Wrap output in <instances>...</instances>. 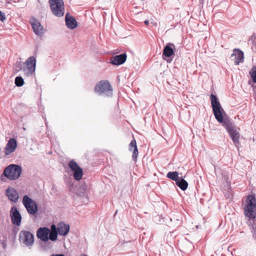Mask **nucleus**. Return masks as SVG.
I'll return each mask as SVG.
<instances>
[{"instance_id":"1","label":"nucleus","mask_w":256,"mask_h":256,"mask_svg":"<svg viewBox=\"0 0 256 256\" xmlns=\"http://www.w3.org/2000/svg\"><path fill=\"white\" fill-rule=\"evenodd\" d=\"M222 124L226 130L235 146L238 148L240 144V128L237 127L228 119L223 120Z\"/></svg>"},{"instance_id":"2","label":"nucleus","mask_w":256,"mask_h":256,"mask_svg":"<svg viewBox=\"0 0 256 256\" xmlns=\"http://www.w3.org/2000/svg\"><path fill=\"white\" fill-rule=\"evenodd\" d=\"M246 205L244 208V214L250 218H256V198L253 194L247 196Z\"/></svg>"},{"instance_id":"3","label":"nucleus","mask_w":256,"mask_h":256,"mask_svg":"<svg viewBox=\"0 0 256 256\" xmlns=\"http://www.w3.org/2000/svg\"><path fill=\"white\" fill-rule=\"evenodd\" d=\"M210 100L213 112L216 120L220 123H222V120H224L222 116V113L224 112V110L221 106L217 97L215 95L213 94L210 95Z\"/></svg>"},{"instance_id":"4","label":"nucleus","mask_w":256,"mask_h":256,"mask_svg":"<svg viewBox=\"0 0 256 256\" xmlns=\"http://www.w3.org/2000/svg\"><path fill=\"white\" fill-rule=\"evenodd\" d=\"M50 9L52 14L57 16L62 17L64 14V0H49Z\"/></svg>"},{"instance_id":"5","label":"nucleus","mask_w":256,"mask_h":256,"mask_svg":"<svg viewBox=\"0 0 256 256\" xmlns=\"http://www.w3.org/2000/svg\"><path fill=\"white\" fill-rule=\"evenodd\" d=\"M94 91L100 95L111 96L112 95V88L107 80H101L97 83Z\"/></svg>"},{"instance_id":"6","label":"nucleus","mask_w":256,"mask_h":256,"mask_svg":"<svg viewBox=\"0 0 256 256\" xmlns=\"http://www.w3.org/2000/svg\"><path fill=\"white\" fill-rule=\"evenodd\" d=\"M22 173L21 166L14 164H11L6 168L4 171L5 176L10 180L18 179Z\"/></svg>"},{"instance_id":"7","label":"nucleus","mask_w":256,"mask_h":256,"mask_svg":"<svg viewBox=\"0 0 256 256\" xmlns=\"http://www.w3.org/2000/svg\"><path fill=\"white\" fill-rule=\"evenodd\" d=\"M20 242L28 248H31L34 244V236L30 232L22 230L19 234Z\"/></svg>"},{"instance_id":"8","label":"nucleus","mask_w":256,"mask_h":256,"mask_svg":"<svg viewBox=\"0 0 256 256\" xmlns=\"http://www.w3.org/2000/svg\"><path fill=\"white\" fill-rule=\"evenodd\" d=\"M22 202L29 214L34 215L37 212L38 206L36 203L27 195L24 196Z\"/></svg>"},{"instance_id":"9","label":"nucleus","mask_w":256,"mask_h":256,"mask_svg":"<svg viewBox=\"0 0 256 256\" xmlns=\"http://www.w3.org/2000/svg\"><path fill=\"white\" fill-rule=\"evenodd\" d=\"M36 59L34 56L28 58L24 62V66L22 68L25 75L28 76L35 72Z\"/></svg>"},{"instance_id":"10","label":"nucleus","mask_w":256,"mask_h":256,"mask_svg":"<svg viewBox=\"0 0 256 256\" xmlns=\"http://www.w3.org/2000/svg\"><path fill=\"white\" fill-rule=\"evenodd\" d=\"M68 166L74 172V178L76 180H81L83 176V170L78 164L74 160H72L68 162Z\"/></svg>"},{"instance_id":"11","label":"nucleus","mask_w":256,"mask_h":256,"mask_svg":"<svg viewBox=\"0 0 256 256\" xmlns=\"http://www.w3.org/2000/svg\"><path fill=\"white\" fill-rule=\"evenodd\" d=\"M30 24L34 34L38 36H42L44 32V27L40 22L34 18H32L30 20Z\"/></svg>"},{"instance_id":"12","label":"nucleus","mask_w":256,"mask_h":256,"mask_svg":"<svg viewBox=\"0 0 256 256\" xmlns=\"http://www.w3.org/2000/svg\"><path fill=\"white\" fill-rule=\"evenodd\" d=\"M10 216L13 224L18 226H20L22 221V216L17 208L15 206L12 207L10 210Z\"/></svg>"},{"instance_id":"13","label":"nucleus","mask_w":256,"mask_h":256,"mask_svg":"<svg viewBox=\"0 0 256 256\" xmlns=\"http://www.w3.org/2000/svg\"><path fill=\"white\" fill-rule=\"evenodd\" d=\"M50 230L46 227L40 228L36 231V236L42 242H48L49 238Z\"/></svg>"},{"instance_id":"14","label":"nucleus","mask_w":256,"mask_h":256,"mask_svg":"<svg viewBox=\"0 0 256 256\" xmlns=\"http://www.w3.org/2000/svg\"><path fill=\"white\" fill-rule=\"evenodd\" d=\"M127 56L126 53L112 56L110 59V63L113 65L118 66L123 64L126 60Z\"/></svg>"},{"instance_id":"15","label":"nucleus","mask_w":256,"mask_h":256,"mask_svg":"<svg viewBox=\"0 0 256 256\" xmlns=\"http://www.w3.org/2000/svg\"><path fill=\"white\" fill-rule=\"evenodd\" d=\"M17 146L16 141L14 138H10L4 149V154L6 156L10 155L13 152Z\"/></svg>"},{"instance_id":"16","label":"nucleus","mask_w":256,"mask_h":256,"mask_svg":"<svg viewBox=\"0 0 256 256\" xmlns=\"http://www.w3.org/2000/svg\"><path fill=\"white\" fill-rule=\"evenodd\" d=\"M66 25L71 30L76 28L78 26V23L76 18L67 13L65 16Z\"/></svg>"},{"instance_id":"17","label":"nucleus","mask_w":256,"mask_h":256,"mask_svg":"<svg viewBox=\"0 0 256 256\" xmlns=\"http://www.w3.org/2000/svg\"><path fill=\"white\" fill-rule=\"evenodd\" d=\"M174 46L172 44H168L164 46L162 52V58L164 60H166V58H170L172 56H174Z\"/></svg>"},{"instance_id":"18","label":"nucleus","mask_w":256,"mask_h":256,"mask_svg":"<svg viewBox=\"0 0 256 256\" xmlns=\"http://www.w3.org/2000/svg\"><path fill=\"white\" fill-rule=\"evenodd\" d=\"M6 195L8 197V199L13 202H16L19 197L16 190L10 187H9L6 190Z\"/></svg>"},{"instance_id":"19","label":"nucleus","mask_w":256,"mask_h":256,"mask_svg":"<svg viewBox=\"0 0 256 256\" xmlns=\"http://www.w3.org/2000/svg\"><path fill=\"white\" fill-rule=\"evenodd\" d=\"M232 56L234 57V63L236 65H238L240 63H242L244 62V52L238 49L234 50V53L232 54Z\"/></svg>"},{"instance_id":"20","label":"nucleus","mask_w":256,"mask_h":256,"mask_svg":"<svg viewBox=\"0 0 256 256\" xmlns=\"http://www.w3.org/2000/svg\"><path fill=\"white\" fill-rule=\"evenodd\" d=\"M70 230V226L64 222H60L58 224V230L60 235L66 236Z\"/></svg>"},{"instance_id":"21","label":"nucleus","mask_w":256,"mask_h":256,"mask_svg":"<svg viewBox=\"0 0 256 256\" xmlns=\"http://www.w3.org/2000/svg\"><path fill=\"white\" fill-rule=\"evenodd\" d=\"M132 148H134L133 154L132 156V158L133 160L136 161L138 156V150L136 146V142L134 138L129 144V150H132Z\"/></svg>"},{"instance_id":"22","label":"nucleus","mask_w":256,"mask_h":256,"mask_svg":"<svg viewBox=\"0 0 256 256\" xmlns=\"http://www.w3.org/2000/svg\"><path fill=\"white\" fill-rule=\"evenodd\" d=\"M49 238L52 241H55L58 238V226L56 227L55 224H52L50 226V230Z\"/></svg>"},{"instance_id":"23","label":"nucleus","mask_w":256,"mask_h":256,"mask_svg":"<svg viewBox=\"0 0 256 256\" xmlns=\"http://www.w3.org/2000/svg\"><path fill=\"white\" fill-rule=\"evenodd\" d=\"M249 223L252 236L256 240V218H250Z\"/></svg>"},{"instance_id":"24","label":"nucleus","mask_w":256,"mask_h":256,"mask_svg":"<svg viewBox=\"0 0 256 256\" xmlns=\"http://www.w3.org/2000/svg\"><path fill=\"white\" fill-rule=\"evenodd\" d=\"M176 184L182 190H185L188 186V182L182 178H180Z\"/></svg>"},{"instance_id":"25","label":"nucleus","mask_w":256,"mask_h":256,"mask_svg":"<svg viewBox=\"0 0 256 256\" xmlns=\"http://www.w3.org/2000/svg\"><path fill=\"white\" fill-rule=\"evenodd\" d=\"M166 177L176 182L180 178L178 172H170L166 174Z\"/></svg>"},{"instance_id":"26","label":"nucleus","mask_w":256,"mask_h":256,"mask_svg":"<svg viewBox=\"0 0 256 256\" xmlns=\"http://www.w3.org/2000/svg\"><path fill=\"white\" fill-rule=\"evenodd\" d=\"M15 84L17 86H22L24 84V80L21 76H16L15 78Z\"/></svg>"},{"instance_id":"27","label":"nucleus","mask_w":256,"mask_h":256,"mask_svg":"<svg viewBox=\"0 0 256 256\" xmlns=\"http://www.w3.org/2000/svg\"><path fill=\"white\" fill-rule=\"evenodd\" d=\"M250 76L254 82H256V66H254L250 72Z\"/></svg>"},{"instance_id":"28","label":"nucleus","mask_w":256,"mask_h":256,"mask_svg":"<svg viewBox=\"0 0 256 256\" xmlns=\"http://www.w3.org/2000/svg\"><path fill=\"white\" fill-rule=\"evenodd\" d=\"M6 18L5 16V14L2 12L0 11V20L2 22H4L6 20Z\"/></svg>"},{"instance_id":"29","label":"nucleus","mask_w":256,"mask_h":256,"mask_svg":"<svg viewBox=\"0 0 256 256\" xmlns=\"http://www.w3.org/2000/svg\"><path fill=\"white\" fill-rule=\"evenodd\" d=\"M50 256H64L63 254H52Z\"/></svg>"},{"instance_id":"30","label":"nucleus","mask_w":256,"mask_h":256,"mask_svg":"<svg viewBox=\"0 0 256 256\" xmlns=\"http://www.w3.org/2000/svg\"><path fill=\"white\" fill-rule=\"evenodd\" d=\"M226 182L227 184H228V186L230 185V181H229V180H228V178H226Z\"/></svg>"},{"instance_id":"31","label":"nucleus","mask_w":256,"mask_h":256,"mask_svg":"<svg viewBox=\"0 0 256 256\" xmlns=\"http://www.w3.org/2000/svg\"><path fill=\"white\" fill-rule=\"evenodd\" d=\"M2 246L4 247V248H6V242H2Z\"/></svg>"},{"instance_id":"32","label":"nucleus","mask_w":256,"mask_h":256,"mask_svg":"<svg viewBox=\"0 0 256 256\" xmlns=\"http://www.w3.org/2000/svg\"><path fill=\"white\" fill-rule=\"evenodd\" d=\"M144 22L146 25H148L149 24V21L148 20H146Z\"/></svg>"},{"instance_id":"33","label":"nucleus","mask_w":256,"mask_h":256,"mask_svg":"<svg viewBox=\"0 0 256 256\" xmlns=\"http://www.w3.org/2000/svg\"><path fill=\"white\" fill-rule=\"evenodd\" d=\"M80 256H87V255H86L85 254H81Z\"/></svg>"},{"instance_id":"34","label":"nucleus","mask_w":256,"mask_h":256,"mask_svg":"<svg viewBox=\"0 0 256 256\" xmlns=\"http://www.w3.org/2000/svg\"><path fill=\"white\" fill-rule=\"evenodd\" d=\"M171 60H167L168 62H171Z\"/></svg>"}]
</instances>
